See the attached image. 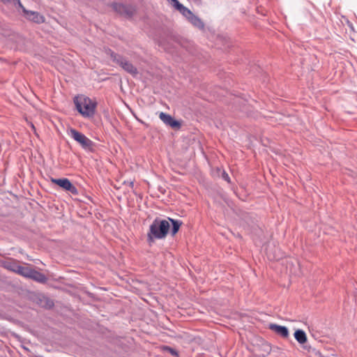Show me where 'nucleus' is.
Wrapping results in <instances>:
<instances>
[{"instance_id": "obj_1", "label": "nucleus", "mask_w": 357, "mask_h": 357, "mask_svg": "<svg viewBox=\"0 0 357 357\" xmlns=\"http://www.w3.org/2000/svg\"><path fill=\"white\" fill-rule=\"evenodd\" d=\"M74 104L78 112L84 118H92L96 112V102L84 95L75 96Z\"/></svg>"}, {"instance_id": "obj_2", "label": "nucleus", "mask_w": 357, "mask_h": 357, "mask_svg": "<svg viewBox=\"0 0 357 357\" xmlns=\"http://www.w3.org/2000/svg\"><path fill=\"white\" fill-rule=\"evenodd\" d=\"M169 223L165 220L155 219L151 225L147 234L148 241L152 243L155 239L165 238L168 234Z\"/></svg>"}, {"instance_id": "obj_3", "label": "nucleus", "mask_w": 357, "mask_h": 357, "mask_svg": "<svg viewBox=\"0 0 357 357\" xmlns=\"http://www.w3.org/2000/svg\"><path fill=\"white\" fill-rule=\"evenodd\" d=\"M68 134L75 141L79 144L83 149L89 151H92L93 149L94 143L82 132L74 128H70L68 130Z\"/></svg>"}, {"instance_id": "obj_4", "label": "nucleus", "mask_w": 357, "mask_h": 357, "mask_svg": "<svg viewBox=\"0 0 357 357\" xmlns=\"http://www.w3.org/2000/svg\"><path fill=\"white\" fill-rule=\"evenodd\" d=\"M50 181L59 186L63 190L68 191L74 195H78L77 188L70 182L68 178H50Z\"/></svg>"}, {"instance_id": "obj_5", "label": "nucleus", "mask_w": 357, "mask_h": 357, "mask_svg": "<svg viewBox=\"0 0 357 357\" xmlns=\"http://www.w3.org/2000/svg\"><path fill=\"white\" fill-rule=\"evenodd\" d=\"M113 60L119 64L123 70L131 75H136L137 73V68L129 61L123 57L112 54Z\"/></svg>"}, {"instance_id": "obj_6", "label": "nucleus", "mask_w": 357, "mask_h": 357, "mask_svg": "<svg viewBox=\"0 0 357 357\" xmlns=\"http://www.w3.org/2000/svg\"><path fill=\"white\" fill-rule=\"evenodd\" d=\"M159 118L166 125L169 126L172 128L178 129L181 127V123L175 120L171 115L160 112L159 114Z\"/></svg>"}, {"instance_id": "obj_7", "label": "nucleus", "mask_w": 357, "mask_h": 357, "mask_svg": "<svg viewBox=\"0 0 357 357\" xmlns=\"http://www.w3.org/2000/svg\"><path fill=\"white\" fill-rule=\"evenodd\" d=\"M25 17L30 21H32L37 24H41L45 22V18L43 15H40L38 12L29 11L24 9Z\"/></svg>"}, {"instance_id": "obj_8", "label": "nucleus", "mask_w": 357, "mask_h": 357, "mask_svg": "<svg viewBox=\"0 0 357 357\" xmlns=\"http://www.w3.org/2000/svg\"><path fill=\"white\" fill-rule=\"evenodd\" d=\"M269 328L283 338H287L289 337V330L285 326L271 324L269 326Z\"/></svg>"}, {"instance_id": "obj_9", "label": "nucleus", "mask_w": 357, "mask_h": 357, "mask_svg": "<svg viewBox=\"0 0 357 357\" xmlns=\"http://www.w3.org/2000/svg\"><path fill=\"white\" fill-rule=\"evenodd\" d=\"M172 6L178 10L183 16H185L188 20L190 17L193 14L188 8L185 7L183 4L180 3L178 0H176Z\"/></svg>"}, {"instance_id": "obj_10", "label": "nucleus", "mask_w": 357, "mask_h": 357, "mask_svg": "<svg viewBox=\"0 0 357 357\" xmlns=\"http://www.w3.org/2000/svg\"><path fill=\"white\" fill-rule=\"evenodd\" d=\"M29 278L40 283H45L47 280V278L44 274L33 268L31 270Z\"/></svg>"}, {"instance_id": "obj_11", "label": "nucleus", "mask_w": 357, "mask_h": 357, "mask_svg": "<svg viewBox=\"0 0 357 357\" xmlns=\"http://www.w3.org/2000/svg\"><path fill=\"white\" fill-rule=\"evenodd\" d=\"M294 337L296 340V341L301 344H303L306 343L307 341V337L305 333L301 329L296 330L295 331Z\"/></svg>"}, {"instance_id": "obj_12", "label": "nucleus", "mask_w": 357, "mask_h": 357, "mask_svg": "<svg viewBox=\"0 0 357 357\" xmlns=\"http://www.w3.org/2000/svg\"><path fill=\"white\" fill-rule=\"evenodd\" d=\"M16 268H17L16 273L21 275L25 278H29V276H30V274H31V272L32 270L31 267H30L29 266H20L18 264V266L16 267Z\"/></svg>"}, {"instance_id": "obj_13", "label": "nucleus", "mask_w": 357, "mask_h": 357, "mask_svg": "<svg viewBox=\"0 0 357 357\" xmlns=\"http://www.w3.org/2000/svg\"><path fill=\"white\" fill-rule=\"evenodd\" d=\"M188 20L195 26L203 29L204 26V23L197 16H195L194 14H192Z\"/></svg>"}, {"instance_id": "obj_14", "label": "nucleus", "mask_w": 357, "mask_h": 357, "mask_svg": "<svg viewBox=\"0 0 357 357\" xmlns=\"http://www.w3.org/2000/svg\"><path fill=\"white\" fill-rule=\"evenodd\" d=\"M114 8L122 13V14H126V15H132V11H129L128 10V8L123 4H118V3H116L114 5Z\"/></svg>"}, {"instance_id": "obj_15", "label": "nucleus", "mask_w": 357, "mask_h": 357, "mask_svg": "<svg viewBox=\"0 0 357 357\" xmlns=\"http://www.w3.org/2000/svg\"><path fill=\"white\" fill-rule=\"evenodd\" d=\"M169 220L172 224V234L175 235L179 230V228H180L181 225H182V222L181 221L176 220H174L172 218H169Z\"/></svg>"}, {"instance_id": "obj_16", "label": "nucleus", "mask_w": 357, "mask_h": 357, "mask_svg": "<svg viewBox=\"0 0 357 357\" xmlns=\"http://www.w3.org/2000/svg\"><path fill=\"white\" fill-rule=\"evenodd\" d=\"M5 268H6L8 270H10L15 273H16L17 268L16 267L18 266V264L14 261H6L4 265Z\"/></svg>"}, {"instance_id": "obj_17", "label": "nucleus", "mask_w": 357, "mask_h": 357, "mask_svg": "<svg viewBox=\"0 0 357 357\" xmlns=\"http://www.w3.org/2000/svg\"><path fill=\"white\" fill-rule=\"evenodd\" d=\"M164 349L167 350V351H169V353L171 354H172L173 356H177V352L174 349H172V348H170L169 347H165Z\"/></svg>"}, {"instance_id": "obj_18", "label": "nucleus", "mask_w": 357, "mask_h": 357, "mask_svg": "<svg viewBox=\"0 0 357 357\" xmlns=\"http://www.w3.org/2000/svg\"><path fill=\"white\" fill-rule=\"evenodd\" d=\"M222 176L226 181H227L228 183H230V178H229V175L225 172H222Z\"/></svg>"}, {"instance_id": "obj_19", "label": "nucleus", "mask_w": 357, "mask_h": 357, "mask_svg": "<svg viewBox=\"0 0 357 357\" xmlns=\"http://www.w3.org/2000/svg\"><path fill=\"white\" fill-rule=\"evenodd\" d=\"M124 183H127L130 188H133L134 186V182L130 181H124Z\"/></svg>"}, {"instance_id": "obj_20", "label": "nucleus", "mask_w": 357, "mask_h": 357, "mask_svg": "<svg viewBox=\"0 0 357 357\" xmlns=\"http://www.w3.org/2000/svg\"><path fill=\"white\" fill-rule=\"evenodd\" d=\"M169 2H170L172 4H173L176 0H167Z\"/></svg>"}, {"instance_id": "obj_21", "label": "nucleus", "mask_w": 357, "mask_h": 357, "mask_svg": "<svg viewBox=\"0 0 357 357\" xmlns=\"http://www.w3.org/2000/svg\"><path fill=\"white\" fill-rule=\"evenodd\" d=\"M31 127H32V128H33V130H35V127H34V126H33V124H31Z\"/></svg>"}, {"instance_id": "obj_22", "label": "nucleus", "mask_w": 357, "mask_h": 357, "mask_svg": "<svg viewBox=\"0 0 357 357\" xmlns=\"http://www.w3.org/2000/svg\"><path fill=\"white\" fill-rule=\"evenodd\" d=\"M2 1H8L9 0H1Z\"/></svg>"}]
</instances>
